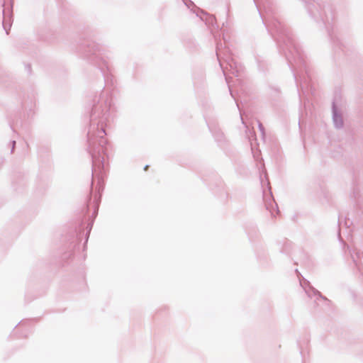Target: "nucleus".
<instances>
[{
	"label": "nucleus",
	"instance_id": "nucleus-1",
	"mask_svg": "<svg viewBox=\"0 0 363 363\" xmlns=\"http://www.w3.org/2000/svg\"><path fill=\"white\" fill-rule=\"evenodd\" d=\"M76 52L81 57L100 69L106 86L99 93L93 96L89 105L87 148L92 162L91 182L90 194L82 210V217L79 222H94L98 214L101 193L104 188V179L108 171V164L105 160L108 150L105 128L111 119L112 91L114 89L115 78L105 59V49L101 45L92 41H83L76 47Z\"/></svg>",
	"mask_w": 363,
	"mask_h": 363
},
{
	"label": "nucleus",
	"instance_id": "nucleus-2",
	"mask_svg": "<svg viewBox=\"0 0 363 363\" xmlns=\"http://www.w3.org/2000/svg\"><path fill=\"white\" fill-rule=\"evenodd\" d=\"M3 10H2V26L6 33L9 35L10 29L11 28L13 21V0H5L4 4H2Z\"/></svg>",
	"mask_w": 363,
	"mask_h": 363
},
{
	"label": "nucleus",
	"instance_id": "nucleus-3",
	"mask_svg": "<svg viewBox=\"0 0 363 363\" xmlns=\"http://www.w3.org/2000/svg\"><path fill=\"white\" fill-rule=\"evenodd\" d=\"M35 106V99L33 92L28 94L24 96L22 100V107L25 111L28 112V116L33 111Z\"/></svg>",
	"mask_w": 363,
	"mask_h": 363
},
{
	"label": "nucleus",
	"instance_id": "nucleus-4",
	"mask_svg": "<svg viewBox=\"0 0 363 363\" xmlns=\"http://www.w3.org/2000/svg\"><path fill=\"white\" fill-rule=\"evenodd\" d=\"M186 6L190 9V11L195 13L201 21H204L203 14L204 11L200 8L197 7L196 5L191 0H182Z\"/></svg>",
	"mask_w": 363,
	"mask_h": 363
},
{
	"label": "nucleus",
	"instance_id": "nucleus-5",
	"mask_svg": "<svg viewBox=\"0 0 363 363\" xmlns=\"http://www.w3.org/2000/svg\"><path fill=\"white\" fill-rule=\"evenodd\" d=\"M16 140H13L10 142V145H11V153L13 154V152H14V150L16 148Z\"/></svg>",
	"mask_w": 363,
	"mask_h": 363
},
{
	"label": "nucleus",
	"instance_id": "nucleus-6",
	"mask_svg": "<svg viewBox=\"0 0 363 363\" xmlns=\"http://www.w3.org/2000/svg\"><path fill=\"white\" fill-rule=\"evenodd\" d=\"M148 168H149V165H147H147H145V166L144 167V170H145V171H146Z\"/></svg>",
	"mask_w": 363,
	"mask_h": 363
}]
</instances>
